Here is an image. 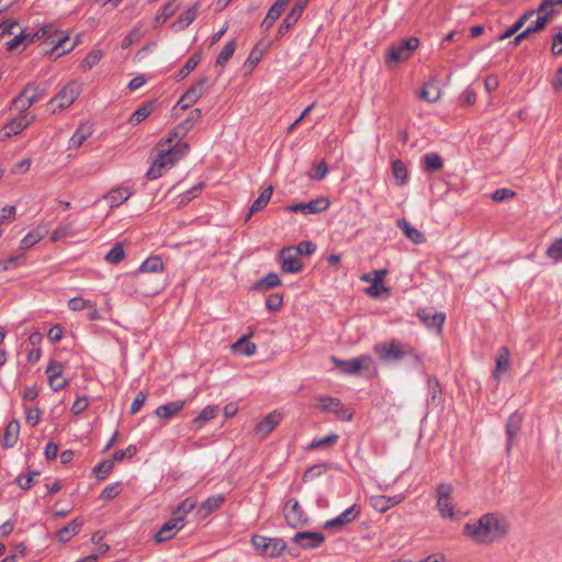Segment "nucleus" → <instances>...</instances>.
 Segmentation results:
<instances>
[{
	"label": "nucleus",
	"mask_w": 562,
	"mask_h": 562,
	"mask_svg": "<svg viewBox=\"0 0 562 562\" xmlns=\"http://www.w3.org/2000/svg\"><path fill=\"white\" fill-rule=\"evenodd\" d=\"M509 531V522L506 517L487 513L475 522H467L463 533L479 544H492L506 537Z\"/></svg>",
	"instance_id": "f257e3e1"
},
{
	"label": "nucleus",
	"mask_w": 562,
	"mask_h": 562,
	"mask_svg": "<svg viewBox=\"0 0 562 562\" xmlns=\"http://www.w3.org/2000/svg\"><path fill=\"white\" fill-rule=\"evenodd\" d=\"M373 350L383 362L398 361L408 358L413 367L416 368L422 364V357L415 349L411 345L396 338L376 344Z\"/></svg>",
	"instance_id": "f03ea898"
},
{
	"label": "nucleus",
	"mask_w": 562,
	"mask_h": 562,
	"mask_svg": "<svg viewBox=\"0 0 562 562\" xmlns=\"http://www.w3.org/2000/svg\"><path fill=\"white\" fill-rule=\"evenodd\" d=\"M418 45L419 40L415 36L392 44L387 49L385 64L389 67H392L400 61L407 60L412 56L413 52L418 47Z\"/></svg>",
	"instance_id": "7ed1b4c3"
},
{
	"label": "nucleus",
	"mask_w": 562,
	"mask_h": 562,
	"mask_svg": "<svg viewBox=\"0 0 562 562\" xmlns=\"http://www.w3.org/2000/svg\"><path fill=\"white\" fill-rule=\"evenodd\" d=\"M453 493V486L450 483H440L436 490L437 497V509L442 518L450 520H458L459 517L454 513L453 505L451 503V495Z\"/></svg>",
	"instance_id": "20e7f679"
},
{
	"label": "nucleus",
	"mask_w": 562,
	"mask_h": 562,
	"mask_svg": "<svg viewBox=\"0 0 562 562\" xmlns=\"http://www.w3.org/2000/svg\"><path fill=\"white\" fill-rule=\"evenodd\" d=\"M330 360L335 364L337 369H339L342 373L346 374H358L362 370H370L373 360L370 356L363 355L358 358H352L348 360H342L337 358L336 356H331Z\"/></svg>",
	"instance_id": "39448f33"
},
{
	"label": "nucleus",
	"mask_w": 562,
	"mask_h": 562,
	"mask_svg": "<svg viewBox=\"0 0 562 562\" xmlns=\"http://www.w3.org/2000/svg\"><path fill=\"white\" fill-rule=\"evenodd\" d=\"M81 93V83L77 80L68 82L53 99L49 105H55L57 109H66L70 106Z\"/></svg>",
	"instance_id": "423d86ee"
},
{
	"label": "nucleus",
	"mask_w": 562,
	"mask_h": 562,
	"mask_svg": "<svg viewBox=\"0 0 562 562\" xmlns=\"http://www.w3.org/2000/svg\"><path fill=\"white\" fill-rule=\"evenodd\" d=\"M284 518L291 528H300L307 524L308 517L296 499H289L283 507Z\"/></svg>",
	"instance_id": "0eeeda50"
},
{
	"label": "nucleus",
	"mask_w": 562,
	"mask_h": 562,
	"mask_svg": "<svg viewBox=\"0 0 562 562\" xmlns=\"http://www.w3.org/2000/svg\"><path fill=\"white\" fill-rule=\"evenodd\" d=\"M325 539V535L318 531H299L293 536L292 542L299 549L312 550L321 547Z\"/></svg>",
	"instance_id": "6e6552de"
},
{
	"label": "nucleus",
	"mask_w": 562,
	"mask_h": 562,
	"mask_svg": "<svg viewBox=\"0 0 562 562\" xmlns=\"http://www.w3.org/2000/svg\"><path fill=\"white\" fill-rule=\"evenodd\" d=\"M209 83V78L203 77L196 80L190 86V88L182 94L178 101V105H181L182 110L189 109L193 105L204 93L205 87Z\"/></svg>",
	"instance_id": "1a4fd4ad"
},
{
	"label": "nucleus",
	"mask_w": 562,
	"mask_h": 562,
	"mask_svg": "<svg viewBox=\"0 0 562 562\" xmlns=\"http://www.w3.org/2000/svg\"><path fill=\"white\" fill-rule=\"evenodd\" d=\"M202 116V111L200 109H194L190 112L188 117L179 123L171 132L170 136L167 139V143H172L173 140H181L186 137V135L192 130L195 122H198Z\"/></svg>",
	"instance_id": "9d476101"
},
{
	"label": "nucleus",
	"mask_w": 562,
	"mask_h": 562,
	"mask_svg": "<svg viewBox=\"0 0 562 562\" xmlns=\"http://www.w3.org/2000/svg\"><path fill=\"white\" fill-rule=\"evenodd\" d=\"M281 270L285 273H297L302 270L303 263L294 247H285L280 250Z\"/></svg>",
	"instance_id": "9b49d317"
},
{
	"label": "nucleus",
	"mask_w": 562,
	"mask_h": 562,
	"mask_svg": "<svg viewBox=\"0 0 562 562\" xmlns=\"http://www.w3.org/2000/svg\"><path fill=\"white\" fill-rule=\"evenodd\" d=\"M522 422H524V416L518 411H515L507 418L506 424H505V432H506V437H507V442H506V451L507 452H510L514 443L516 442L517 437L521 430Z\"/></svg>",
	"instance_id": "f8f14e48"
},
{
	"label": "nucleus",
	"mask_w": 562,
	"mask_h": 562,
	"mask_svg": "<svg viewBox=\"0 0 562 562\" xmlns=\"http://www.w3.org/2000/svg\"><path fill=\"white\" fill-rule=\"evenodd\" d=\"M361 509L360 506L357 504H353L352 506L345 509L340 515H338L336 518L329 519L325 521L324 528L326 529H333V528H342L353 520L357 519V517L360 515Z\"/></svg>",
	"instance_id": "ddd939ff"
},
{
	"label": "nucleus",
	"mask_w": 562,
	"mask_h": 562,
	"mask_svg": "<svg viewBox=\"0 0 562 562\" xmlns=\"http://www.w3.org/2000/svg\"><path fill=\"white\" fill-rule=\"evenodd\" d=\"M183 516H177L166 521L156 532L154 539L157 543L165 542L175 537V535L183 528Z\"/></svg>",
	"instance_id": "4468645a"
},
{
	"label": "nucleus",
	"mask_w": 562,
	"mask_h": 562,
	"mask_svg": "<svg viewBox=\"0 0 562 562\" xmlns=\"http://www.w3.org/2000/svg\"><path fill=\"white\" fill-rule=\"evenodd\" d=\"M307 4V0H299L291 9V11L286 14L283 22L280 24L278 29V35L283 36L289 32V30L296 24L299 19L301 18L304 8Z\"/></svg>",
	"instance_id": "2eb2a0df"
},
{
	"label": "nucleus",
	"mask_w": 562,
	"mask_h": 562,
	"mask_svg": "<svg viewBox=\"0 0 562 562\" xmlns=\"http://www.w3.org/2000/svg\"><path fill=\"white\" fill-rule=\"evenodd\" d=\"M403 494H397L394 496H385V495H372L369 499L370 506L379 512V513H385L390 508L398 505L404 501Z\"/></svg>",
	"instance_id": "dca6fc26"
},
{
	"label": "nucleus",
	"mask_w": 562,
	"mask_h": 562,
	"mask_svg": "<svg viewBox=\"0 0 562 562\" xmlns=\"http://www.w3.org/2000/svg\"><path fill=\"white\" fill-rule=\"evenodd\" d=\"M27 116L29 114H20L18 117L7 123L1 130V138H9L24 131L34 120V116H31V119H27Z\"/></svg>",
	"instance_id": "f3484780"
},
{
	"label": "nucleus",
	"mask_w": 562,
	"mask_h": 562,
	"mask_svg": "<svg viewBox=\"0 0 562 562\" xmlns=\"http://www.w3.org/2000/svg\"><path fill=\"white\" fill-rule=\"evenodd\" d=\"M329 206V201L321 198L316 200H312L307 203H299L291 205L289 210L296 212V213H303V214H316L322 211H325Z\"/></svg>",
	"instance_id": "a211bd4d"
},
{
	"label": "nucleus",
	"mask_w": 562,
	"mask_h": 562,
	"mask_svg": "<svg viewBox=\"0 0 562 562\" xmlns=\"http://www.w3.org/2000/svg\"><path fill=\"white\" fill-rule=\"evenodd\" d=\"M416 315L429 328L441 329L446 319L443 313L434 312L432 308H419Z\"/></svg>",
	"instance_id": "6ab92c4d"
},
{
	"label": "nucleus",
	"mask_w": 562,
	"mask_h": 562,
	"mask_svg": "<svg viewBox=\"0 0 562 562\" xmlns=\"http://www.w3.org/2000/svg\"><path fill=\"white\" fill-rule=\"evenodd\" d=\"M291 1L292 0H276L261 22L260 26L262 31H268L273 25Z\"/></svg>",
	"instance_id": "aec40b11"
},
{
	"label": "nucleus",
	"mask_w": 562,
	"mask_h": 562,
	"mask_svg": "<svg viewBox=\"0 0 562 562\" xmlns=\"http://www.w3.org/2000/svg\"><path fill=\"white\" fill-rule=\"evenodd\" d=\"M186 406L184 400L169 402L158 406L155 411L157 417L161 419H170L179 414Z\"/></svg>",
	"instance_id": "412c9836"
},
{
	"label": "nucleus",
	"mask_w": 562,
	"mask_h": 562,
	"mask_svg": "<svg viewBox=\"0 0 562 562\" xmlns=\"http://www.w3.org/2000/svg\"><path fill=\"white\" fill-rule=\"evenodd\" d=\"M32 85H26L25 88L12 100V106L20 110V114H27V110L34 104V98H29Z\"/></svg>",
	"instance_id": "4be33fe9"
},
{
	"label": "nucleus",
	"mask_w": 562,
	"mask_h": 562,
	"mask_svg": "<svg viewBox=\"0 0 562 562\" xmlns=\"http://www.w3.org/2000/svg\"><path fill=\"white\" fill-rule=\"evenodd\" d=\"M282 414L279 411H273L268 414L256 427V431L268 435L270 434L281 422Z\"/></svg>",
	"instance_id": "5701e85b"
},
{
	"label": "nucleus",
	"mask_w": 562,
	"mask_h": 562,
	"mask_svg": "<svg viewBox=\"0 0 562 562\" xmlns=\"http://www.w3.org/2000/svg\"><path fill=\"white\" fill-rule=\"evenodd\" d=\"M272 192H273V187L269 186L267 189H265L260 193V195L252 202V204L249 209V212L245 217L246 222L249 221L255 213L263 210L267 206L268 202L271 199Z\"/></svg>",
	"instance_id": "b1692460"
},
{
	"label": "nucleus",
	"mask_w": 562,
	"mask_h": 562,
	"mask_svg": "<svg viewBox=\"0 0 562 562\" xmlns=\"http://www.w3.org/2000/svg\"><path fill=\"white\" fill-rule=\"evenodd\" d=\"M155 159L158 162H164V165L168 162V169H170L179 160L177 157V148H168L165 143L159 144Z\"/></svg>",
	"instance_id": "393cba45"
},
{
	"label": "nucleus",
	"mask_w": 562,
	"mask_h": 562,
	"mask_svg": "<svg viewBox=\"0 0 562 562\" xmlns=\"http://www.w3.org/2000/svg\"><path fill=\"white\" fill-rule=\"evenodd\" d=\"M396 224L397 227L403 231L404 235L415 245L423 244L426 240L424 234L419 229L413 227L405 218L398 220Z\"/></svg>",
	"instance_id": "a878e982"
},
{
	"label": "nucleus",
	"mask_w": 562,
	"mask_h": 562,
	"mask_svg": "<svg viewBox=\"0 0 562 562\" xmlns=\"http://www.w3.org/2000/svg\"><path fill=\"white\" fill-rule=\"evenodd\" d=\"M164 268V262L160 257H149L147 258L139 267L138 271L136 272L135 277L137 279V282H142L140 276L143 273L148 272H158L161 271Z\"/></svg>",
	"instance_id": "bb28decb"
},
{
	"label": "nucleus",
	"mask_w": 562,
	"mask_h": 562,
	"mask_svg": "<svg viewBox=\"0 0 562 562\" xmlns=\"http://www.w3.org/2000/svg\"><path fill=\"white\" fill-rule=\"evenodd\" d=\"M82 525H83L82 519H79V518L72 519L67 526H65L57 532L58 540L60 542L69 541L71 539V537H74L75 535H77L80 531V528L82 527Z\"/></svg>",
	"instance_id": "cd10ccee"
},
{
	"label": "nucleus",
	"mask_w": 562,
	"mask_h": 562,
	"mask_svg": "<svg viewBox=\"0 0 562 562\" xmlns=\"http://www.w3.org/2000/svg\"><path fill=\"white\" fill-rule=\"evenodd\" d=\"M198 10V4H193L178 16L177 21L172 24V26L179 31L184 30L195 20Z\"/></svg>",
	"instance_id": "c85d7f7f"
},
{
	"label": "nucleus",
	"mask_w": 562,
	"mask_h": 562,
	"mask_svg": "<svg viewBox=\"0 0 562 562\" xmlns=\"http://www.w3.org/2000/svg\"><path fill=\"white\" fill-rule=\"evenodd\" d=\"M20 434V424L18 420L13 419L10 422L5 429H4V436H3V445L7 448L13 447L18 439Z\"/></svg>",
	"instance_id": "c756f323"
},
{
	"label": "nucleus",
	"mask_w": 562,
	"mask_h": 562,
	"mask_svg": "<svg viewBox=\"0 0 562 562\" xmlns=\"http://www.w3.org/2000/svg\"><path fill=\"white\" fill-rule=\"evenodd\" d=\"M225 502L223 494H216L207 497L200 506L199 512L203 515H209L220 508Z\"/></svg>",
	"instance_id": "7c9ffc66"
},
{
	"label": "nucleus",
	"mask_w": 562,
	"mask_h": 562,
	"mask_svg": "<svg viewBox=\"0 0 562 562\" xmlns=\"http://www.w3.org/2000/svg\"><path fill=\"white\" fill-rule=\"evenodd\" d=\"M286 549V543L281 538H268L267 544H265L263 554L267 557H279Z\"/></svg>",
	"instance_id": "2f4dec72"
},
{
	"label": "nucleus",
	"mask_w": 562,
	"mask_h": 562,
	"mask_svg": "<svg viewBox=\"0 0 562 562\" xmlns=\"http://www.w3.org/2000/svg\"><path fill=\"white\" fill-rule=\"evenodd\" d=\"M131 194L127 188H117L109 192L104 199L109 202L110 207H115L125 202Z\"/></svg>",
	"instance_id": "473e14b6"
},
{
	"label": "nucleus",
	"mask_w": 562,
	"mask_h": 562,
	"mask_svg": "<svg viewBox=\"0 0 562 562\" xmlns=\"http://www.w3.org/2000/svg\"><path fill=\"white\" fill-rule=\"evenodd\" d=\"M392 175L400 187L405 186L408 181L407 168L401 159H394L392 161Z\"/></svg>",
	"instance_id": "72a5a7b5"
},
{
	"label": "nucleus",
	"mask_w": 562,
	"mask_h": 562,
	"mask_svg": "<svg viewBox=\"0 0 562 562\" xmlns=\"http://www.w3.org/2000/svg\"><path fill=\"white\" fill-rule=\"evenodd\" d=\"M536 13V11H527L522 15L519 16V19L504 33H502L498 36L499 41H504L514 34H516L525 24L526 22Z\"/></svg>",
	"instance_id": "f704fd0d"
},
{
	"label": "nucleus",
	"mask_w": 562,
	"mask_h": 562,
	"mask_svg": "<svg viewBox=\"0 0 562 562\" xmlns=\"http://www.w3.org/2000/svg\"><path fill=\"white\" fill-rule=\"evenodd\" d=\"M422 160L425 170L430 173L439 171L443 167L442 159L437 153H428L423 156Z\"/></svg>",
	"instance_id": "c9c22d12"
},
{
	"label": "nucleus",
	"mask_w": 562,
	"mask_h": 562,
	"mask_svg": "<svg viewBox=\"0 0 562 562\" xmlns=\"http://www.w3.org/2000/svg\"><path fill=\"white\" fill-rule=\"evenodd\" d=\"M90 136H91L90 127L83 126V125L79 126L69 139V147L70 148L80 147Z\"/></svg>",
	"instance_id": "e433bc0d"
},
{
	"label": "nucleus",
	"mask_w": 562,
	"mask_h": 562,
	"mask_svg": "<svg viewBox=\"0 0 562 562\" xmlns=\"http://www.w3.org/2000/svg\"><path fill=\"white\" fill-rule=\"evenodd\" d=\"M218 408L215 405L205 406L201 413L192 420L198 428L202 427L206 422L213 419L217 415Z\"/></svg>",
	"instance_id": "4c0bfd02"
},
{
	"label": "nucleus",
	"mask_w": 562,
	"mask_h": 562,
	"mask_svg": "<svg viewBox=\"0 0 562 562\" xmlns=\"http://www.w3.org/2000/svg\"><path fill=\"white\" fill-rule=\"evenodd\" d=\"M510 367V361H509V351L506 347H502L499 349V352H498V356L496 358V367H495V371H494V376L495 378H498V374L501 372H506Z\"/></svg>",
	"instance_id": "58836bf2"
},
{
	"label": "nucleus",
	"mask_w": 562,
	"mask_h": 562,
	"mask_svg": "<svg viewBox=\"0 0 562 562\" xmlns=\"http://www.w3.org/2000/svg\"><path fill=\"white\" fill-rule=\"evenodd\" d=\"M201 61V55L198 53H194L189 57V59L186 61V64L182 66V68L178 71L176 78L177 80H182L186 77L189 76L191 71H193L199 63Z\"/></svg>",
	"instance_id": "ea45409f"
},
{
	"label": "nucleus",
	"mask_w": 562,
	"mask_h": 562,
	"mask_svg": "<svg viewBox=\"0 0 562 562\" xmlns=\"http://www.w3.org/2000/svg\"><path fill=\"white\" fill-rule=\"evenodd\" d=\"M317 401L323 412L335 413L338 412V408L341 406V401L337 397L321 395L317 397Z\"/></svg>",
	"instance_id": "a19ab883"
},
{
	"label": "nucleus",
	"mask_w": 562,
	"mask_h": 562,
	"mask_svg": "<svg viewBox=\"0 0 562 562\" xmlns=\"http://www.w3.org/2000/svg\"><path fill=\"white\" fill-rule=\"evenodd\" d=\"M281 284V279L277 273L270 272L266 277L259 279L256 284L255 289L257 290H270Z\"/></svg>",
	"instance_id": "79ce46f5"
},
{
	"label": "nucleus",
	"mask_w": 562,
	"mask_h": 562,
	"mask_svg": "<svg viewBox=\"0 0 562 562\" xmlns=\"http://www.w3.org/2000/svg\"><path fill=\"white\" fill-rule=\"evenodd\" d=\"M555 13V10L552 9L550 12H547L543 15H539L536 21L531 22L528 26V33H536L542 31L546 25L551 21Z\"/></svg>",
	"instance_id": "37998d69"
},
{
	"label": "nucleus",
	"mask_w": 562,
	"mask_h": 562,
	"mask_svg": "<svg viewBox=\"0 0 562 562\" xmlns=\"http://www.w3.org/2000/svg\"><path fill=\"white\" fill-rule=\"evenodd\" d=\"M419 98L427 102H436L440 98V90L435 83L428 82L422 88Z\"/></svg>",
	"instance_id": "c03bdc74"
},
{
	"label": "nucleus",
	"mask_w": 562,
	"mask_h": 562,
	"mask_svg": "<svg viewBox=\"0 0 562 562\" xmlns=\"http://www.w3.org/2000/svg\"><path fill=\"white\" fill-rule=\"evenodd\" d=\"M233 349L241 355L252 356L256 352V345L249 341L247 336H243L233 345Z\"/></svg>",
	"instance_id": "a18cd8bd"
},
{
	"label": "nucleus",
	"mask_w": 562,
	"mask_h": 562,
	"mask_svg": "<svg viewBox=\"0 0 562 562\" xmlns=\"http://www.w3.org/2000/svg\"><path fill=\"white\" fill-rule=\"evenodd\" d=\"M114 468V461L112 460H103L99 462L93 468V473L95 474L97 479L102 481L105 480L106 476L112 472Z\"/></svg>",
	"instance_id": "49530a36"
},
{
	"label": "nucleus",
	"mask_w": 562,
	"mask_h": 562,
	"mask_svg": "<svg viewBox=\"0 0 562 562\" xmlns=\"http://www.w3.org/2000/svg\"><path fill=\"white\" fill-rule=\"evenodd\" d=\"M102 58V52L101 50H91L86 55L83 60L80 63V69L82 71H87L92 69Z\"/></svg>",
	"instance_id": "de8ad7c7"
},
{
	"label": "nucleus",
	"mask_w": 562,
	"mask_h": 562,
	"mask_svg": "<svg viewBox=\"0 0 562 562\" xmlns=\"http://www.w3.org/2000/svg\"><path fill=\"white\" fill-rule=\"evenodd\" d=\"M235 49H236L235 40H232L228 43H226V45L222 48V50L220 52V54L217 56L216 66H221V67L225 66V64L233 56Z\"/></svg>",
	"instance_id": "09e8293b"
},
{
	"label": "nucleus",
	"mask_w": 562,
	"mask_h": 562,
	"mask_svg": "<svg viewBox=\"0 0 562 562\" xmlns=\"http://www.w3.org/2000/svg\"><path fill=\"white\" fill-rule=\"evenodd\" d=\"M124 257H125V251H124L123 245L117 243L105 255L104 259L109 263L117 265L124 259Z\"/></svg>",
	"instance_id": "8fccbe9b"
},
{
	"label": "nucleus",
	"mask_w": 562,
	"mask_h": 562,
	"mask_svg": "<svg viewBox=\"0 0 562 562\" xmlns=\"http://www.w3.org/2000/svg\"><path fill=\"white\" fill-rule=\"evenodd\" d=\"M338 438H339L338 435L329 434L328 436H326L324 438L313 440L308 445V449L310 450L326 449L327 447L335 445L338 441Z\"/></svg>",
	"instance_id": "3c124183"
},
{
	"label": "nucleus",
	"mask_w": 562,
	"mask_h": 562,
	"mask_svg": "<svg viewBox=\"0 0 562 562\" xmlns=\"http://www.w3.org/2000/svg\"><path fill=\"white\" fill-rule=\"evenodd\" d=\"M153 103H144L139 106L131 116L130 122L132 124H138L144 121L153 112Z\"/></svg>",
	"instance_id": "603ef678"
},
{
	"label": "nucleus",
	"mask_w": 562,
	"mask_h": 562,
	"mask_svg": "<svg viewBox=\"0 0 562 562\" xmlns=\"http://www.w3.org/2000/svg\"><path fill=\"white\" fill-rule=\"evenodd\" d=\"M177 10L178 4H176L173 1L167 2L162 5L160 13L156 16V23H165L170 16H172L176 13Z\"/></svg>",
	"instance_id": "864d4df0"
},
{
	"label": "nucleus",
	"mask_w": 562,
	"mask_h": 562,
	"mask_svg": "<svg viewBox=\"0 0 562 562\" xmlns=\"http://www.w3.org/2000/svg\"><path fill=\"white\" fill-rule=\"evenodd\" d=\"M122 492L121 483L116 482L106 485L100 493V499L110 501L116 497Z\"/></svg>",
	"instance_id": "5fc2aeb1"
},
{
	"label": "nucleus",
	"mask_w": 562,
	"mask_h": 562,
	"mask_svg": "<svg viewBox=\"0 0 562 562\" xmlns=\"http://www.w3.org/2000/svg\"><path fill=\"white\" fill-rule=\"evenodd\" d=\"M167 170H168V162L164 165V162H158L155 159L151 167L146 172V178L149 180L158 179Z\"/></svg>",
	"instance_id": "6e6d98bb"
},
{
	"label": "nucleus",
	"mask_w": 562,
	"mask_h": 562,
	"mask_svg": "<svg viewBox=\"0 0 562 562\" xmlns=\"http://www.w3.org/2000/svg\"><path fill=\"white\" fill-rule=\"evenodd\" d=\"M547 256L553 260L562 259V238L555 239L547 249Z\"/></svg>",
	"instance_id": "4d7b16f0"
},
{
	"label": "nucleus",
	"mask_w": 562,
	"mask_h": 562,
	"mask_svg": "<svg viewBox=\"0 0 562 562\" xmlns=\"http://www.w3.org/2000/svg\"><path fill=\"white\" fill-rule=\"evenodd\" d=\"M293 247L299 256H310L316 250V245L308 240H303Z\"/></svg>",
	"instance_id": "13d9d810"
},
{
	"label": "nucleus",
	"mask_w": 562,
	"mask_h": 562,
	"mask_svg": "<svg viewBox=\"0 0 562 562\" xmlns=\"http://www.w3.org/2000/svg\"><path fill=\"white\" fill-rule=\"evenodd\" d=\"M195 507V502L192 498H186L173 512V517L183 516L186 517Z\"/></svg>",
	"instance_id": "bf43d9fd"
},
{
	"label": "nucleus",
	"mask_w": 562,
	"mask_h": 562,
	"mask_svg": "<svg viewBox=\"0 0 562 562\" xmlns=\"http://www.w3.org/2000/svg\"><path fill=\"white\" fill-rule=\"evenodd\" d=\"M283 303V295L281 293H273L266 300V307L270 312L278 311Z\"/></svg>",
	"instance_id": "052dcab7"
},
{
	"label": "nucleus",
	"mask_w": 562,
	"mask_h": 562,
	"mask_svg": "<svg viewBox=\"0 0 562 562\" xmlns=\"http://www.w3.org/2000/svg\"><path fill=\"white\" fill-rule=\"evenodd\" d=\"M52 30V25H45L43 27H41L38 31H36L35 33H26L24 31V43L23 44H30V43H33L36 38H42L44 36H46Z\"/></svg>",
	"instance_id": "680f3d73"
},
{
	"label": "nucleus",
	"mask_w": 562,
	"mask_h": 562,
	"mask_svg": "<svg viewBox=\"0 0 562 562\" xmlns=\"http://www.w3.org/2000/svg\"><path fill=\"white\" fill-rule=\"evenodd\" d=\"M375 273L379 274V277L373 281V284L367 290L368 293L372 296H378L381 292V289H384L382 276H384L386 273V271L379 270V271H375Z\"/></svg>",
	"instance_id": "e2e57ef3"
},
{
	"label": "nucleus",
	"mask_w": 562,
	"mask_h": 562,
	"mask_svg": "<svg viewBox=\"0 0 562 562\" xmlns=\"http://www.w3.org/2000/svg\"><path fill=\"white\" fill-rule=\"evenodd\" d=\"M327 465L326 464H315L313 467H310L305 472H304V475H303V480L304 481H308V480H312L321 474H323L326 470H327Z\"/></svg>",
	"instance_id": "0e129e2a"
},
{
	"label": "nucleus",
	"mask_w": 562,
	"mask_h": 562,
	"mask_svg": "<svg viewBox=\"0 0 562 562\" xmlns=\"http://www.w3.org/2000/svg\"><path fill=\"white\" fill-rule=\"evenodd\" d=\"M137 453V448L130 445L125 450H117L113 453V461L121 462L124 458H132Z\"/></svg>",
	"instance_id": "69168bd1"
},
{
	"label": "nucleus",
	"mask_w": 562,
	"mask_h": 562,
	"mask_svg": "<svg viewBox=\"0 0 562 562\" xmlns=\"http://www.w3.org/2000/svg\"><path fill=\"white\" fill-rule=\"evenodd\" d=\"M90 306H92L91 301L83 300L82 297H72L68 301V307L71 311H82Z\"/></svg>",
	"instance_id": "338daca9"
},
{
	"label": "nucleus",
	"mask_w": 562,
	"mask_h": 562,
	"mask_svg": "<svg viewBox=\"0 0 562 562\" xmlns=\"http://www.w3.org/2000/svg\"><path fill=\"white\" fill-rule=\"evenodd\" d=\"M63 370H64L63 364L58 361L53 360L48 363V366L46 368L47 378L50 379V378L61 376Z\"/></svg>",
	"instance_id": "774afa93"
}]
</instances>
